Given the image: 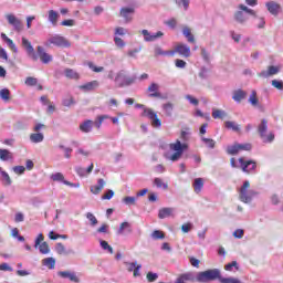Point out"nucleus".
I'll use <instances>...</instances> for the list:
<instances>
[{"mask_svg":"<svg viewBox=\"0 0 283 283\" xmlns=\"http://www.w3.org/2000/svg\"><path fill=\"white\" fill-rule=\"evenodd\" d=\"M239 165L235 164V158L230 159V165L233 169H240L243 174H253L258 169V163L253 159L245 160L244 157L238 159Z\"/></svg>","mask_w":283,"mask_h":283,"instance_id":"f257e3e1","label":"nucleus"},{"mask_svg":"<svg viewBox=\"0 0 283 283\" xmlns=\"http://www.w3.org/2000/svg\"><path fill=\"white\" fill-rule=\"evenodd\" d=\"M170 151H175L170 157H167L168 160L176 163L182 158V154L189 149V145L180 143V139H177L175 143L169 144Z\"/></svg>","mask_w":283,"mask_h":283,"instance_id":"f03ea898","label":"nucleus"},{"mask_svg":"<svg viewBox=\"0 0 283 283\" xmlns=\"http://www.w3.org/2000/svg\"><path fill=\"white\" fill-rule=\"evenodd\" d=\"M115 83L118 85V87H127L136 83V76H129L127 75V72L119 71L115 77Z\"/></svg>","mask_w":283,"mask_h":283,"instance_id":"7ed1b4c3","label":"nucleus"},{"mask_svg":"<svg viewBox=\"0 0 283 283\" xmlns=\"http://www.w3.org/2000/svg\"><path fill=\"white\" fill-rule=\"evenodd\" d=\"M269 129V120L262 119L260 125L258 126V132L263 143H273L275 140V134L269 133L266 135V130Z\"/></svg>","mask_w":283,"mask_h":283,"instance_id":"20e7f679","label":"nucleus"},{"mask_svg":"<svg viewBox=\"0 0 283 283\" xmlns=\"http://www.w3.org/2000/svg\"><path fill=\"white\" fill-rule=\"evenodd\" d=\"M44 45L46 48H50V45H55V48H70L72 44L67 39H65V36L55 34L49 38Z\"/></svg>","mask_w":283,"mask_h":283,"instance_id":"39448f33","label":"nucleus"},{"mask_svg":"<svg viewBox=\"0 0 283 283\" xmlns=\"http://www.w3.org/2000/svg\"><path fill=\"white\" fill-rule=\"evenodd\" d=\"M251 184L249 181H244L243 186L239 191V199L241 200V202H244L245 205H249V202L253 200L254 192L253 190H249Z\"/></svg>","mask_w":283,"mask_h":283,"instance_id":"423d86ee","label":"nucleus"},{"mask_svg":"<svg viewBox=\"0 0 283 283\" xmlns=\"http://www.w3.org/2000/svg\"><path fill=\"white\" fill-rule=\"evenodd\" d=\"M143 116L150 119V125L151 127H155V129H160V127H163V120L158 118V113H156V111L153 108H145Z\"/></svg>","mask_w":283,"mask_h":283,"instance_id":"0eeeda50","label":"nucleus"},{"mask_svg":"<svg viewBox=\"0 0 283 283\" xmlns=\"http://www.w3.org/2000/svg\"><path fill=\"white\" fill-rule=\"evenodd\" d=\"M238 8H239V10H241V11H237L234 13V19H235V21H238V23H244L247 21V15L244 14V12L247 14H251L252 17H258L253 9H250L249 7H247L244 4H239Z\"/></svg>","mask_w":283,"mask_h":283,"instance_id":"6e6552de","label":"nucleus"},{"mask_svg":"<svg viewBox=\"0 0 283 283\" xmlns=\"http://www.w3.org/2000/svg\"><path fill=\"white\" fill-rule=\"evenodd\" d=\"M41 129H45V125L44 124H36L33 128V132L36 133H32L30 135V140L31 143H43V140L45 139V136L43 135V133H39L41 132Z\"/></svg>","mask_w":283,"mask_h":283,"instance_id":"1a4fd4ad","label":"nucleus"},{"mask_svg":"<svg viewBox=\"0 0 283 283\" xmlns=\"http://www.w3.org/2000/svg\"><path fill=\"white\" fill-rule=\"evenodd\" d=\"M135 13H136L135 7H123L119 10V17H122L126 23H130V21L134 20V18L132 15Z\"/></svg>","mask_w":283,"mask_h":283,"instance_id":"9d476101","label":"nucleus"},{"mask_svg":"<svg viewBox=\"0 0 283 283\" xmlns=\"http://www.w3.org/2000/svg\"><path fill=\"white\" fill-rule=\"evenodd\" d=\"M174 55L180 54V56H185V59H189L191 56V48H189L187 44L179 43L175 46V50H172Z\"/></svg>","mask_w":283,"mask_h":283,"instance_id":"9b49d317","label":"nucleus"},{"mask_svg":"<svg viewBox=\"0 0 283 283\" xmlns=\"http://www.w3.org/2000/svg\"><path fill=\"white\" fill-rule=\"evenodd\" d=\"M128 273L133 272L134 277H140V269H143L142 264L137 262H124Z\"/></svg>","mask_w":283,"mask_h":283,"instance_id":"f8f14e48","label":"nucleus"},{"mask_svg":"<svg viewBox=\"0 0 283 283\" xmlns=\"http://www.w3.org/2000/svg\"><path fill=\"white\" fill-rule=\"evenodd\" d=\"M22 46L27 50L28 55L31 56L33 61H39V56L34 52V46H32L30 40L22 38Z\"/></svg>","mask_w":283,"mask_h":283,"instance_id":"ddd939ff","label":"nucleus"},{"mask_svg":"<svg viewBox=\"0 0 283 283\" xmlns=\"http://www.w3.org/2000/svg\"><path fill=\"white\" fill-rule=\"evenodd\" d=\"M159 90L160 86L157 83H151L147 88L149 98H163V94Z\"/></svg>","mask_w":283,"mask_h":283,"instance_id":"4468645a","label":"nucleus"},{"mask_svg":"<svg viewBox=\"0 0 283 283\" xmlns=\"http://www.w3.org/2000/svg\"><path fill=\"white\" fill-rule=\"evenodd\" d=\"M57 275L63 280H70V282H74V283L81 282V279H78V276L72 271H60L57 272Z\"/></svg>","mask_w":283,"mask_h":283,"instance_id":"2eb2a0df","label":"nucleus"},{"mask_svg":"<svg viewBox=\"0 0 283 283\" xmlns=\"http://www.w3.org/2000/svg\"><path fill=\"white\" fill-rule=\"evenodd\" d=\"M38 56L44 65H48V63H52V55H50L48 52H45V49L43 46H38Z\"/></svg>","mask_w":283,"mask_h":283,"instance_id":"dca6fc26","label":"nucleus"},{"mask_svg":"<svg viewBox=\"0 0 283 283\" xmlns=\"http://www.w3.org/2000/svg\"><path fill=\"white\" fill-rule=\"evenodd\" d=\"M7 20L10 23V25H13L17 32H21V30H23V23H21V20L14 17V14L7 15Z\"/></svg>","mask_w":283,"mask_h":283,"instance_id":"f3484780","label":"nucleus"},{"mask_svg":"<svg viewBox=\"0 0 283 283\" xmlns=\"http://www.w3.org/2000/svg\"><path fill=\"white\" fill-rule=\"evenodd\" d=\"M280 73V69L279 66H269L268 71H262L261 73H259V76L261 78H269V76H275V74Z\"/></svg>","mask_w":283,"mask_h":283,"instance_id":"a211bd4d","label":"nucleus"},{"mask_svg":"<svg viewBox=\"0 0 283 283\" xmlns=\"http://www.w3.org/2000/svg\"><path fill=\"white\" fill-rule=\"evenodd\" d=\"M142 34L145 36L144 39L147 42L156 41V39H160V36L165 35V33H163L161 31H158L157 33L151 35L146 29L142 30Z\"/></svg>","mask_w":283,"mask_h":283,"instance_id":"6ab92c4d","label":"nucleus"},{"mask_svg":"<svg viewBox=\"0 0 283 283\" xmlns=\"http://www.w3.org/2000/svg\"><path fill=\"white\" fill-rule=\"evenodd\" d=\"M101 85L98 81L94 80L92 82H87L86 84L80 85V90L83 92H94Z\"/></svg>","mask_w":283,"mask_h":283,"instance_id":"aec40b11","label":"nucleus"},{"mask_svg":"<svg viewBox=\"0 0 283 283\" xmlns=\"http://www.w3.org/2000/svg\"><path fill=\"white\" fill-rule=\"evenodd\" d=\"M51 179L53 180V182H63L67 187H74V184L65 180V176H63L62 172H56V174L51 175Z\"/></svg>","mask_w":283,"mask_h":283,"instance_id":"412c9836","label":"nucleus"},{"mask_svg":"<svg viewBox=\"0 0 283 283\" xmlns=\"http://www.w3.org/2000/svg\"><path fill=\"white\" fill-rule=\"evenodd\" d=\"M105 185L106 182L104 179H98L97 185L91 186V193H93L94 196H98V193H101V191L105 189Z\"/></svg>","mask_w":283,"mask_h":283,"instance_id":"4be33fe9","label":"nucleus"},{"mask_svg":"<svg viewBox=\"0 0 283 283\" xmlns=\"http://www.w3.org/2000/svg\"><path fill=\"white\" fill-rule=\"evenodd\" d=\"M92 127H94V122L92 119H86L80 124V129L83 134H90V132H92Z\"/></svg>","mask_w":283,"mask_h":283,"instance_id":"5701e85b","label":"nucleus"},{"mask_svg":"<svg viewBox=\"0 0 283 283\" xmlns=\"http://www.w3.org/2000/svg\"><path fill=\"white\" fill-rule=\"evenodd\" d=\"M174 216V208H161L158 212L159 220H165V218H170Z\"/></svg>","mask_w":283,"mask_h":283,"instance_id":"b1692460","label":"nucleus"},{"mask_svg":"<svg viewBox=\"0 0 283 283\" xmlns=\"http://www.w3.org/2000/svg\"><path fill=\"white\" fill-rule=\"evenodd\" d=\"M187 282H196V276L191 273L181 274L175 283H187Z\"/></svg>","mask_w":283,"mask_h":283,"instance_id":"393cba45","label":"nucleus"},{"mask_svg":"<svg viewBox=\"0 0 283 283\" xmlns=\"http://www.w3.org/2000/svg\"><path fill=\"white\" fill-rule=\"evenodd\" d=\"M232 98L235 101V103H242V101L247 98V92L243 90H237L233 92Z\"/></svg>","mask_w":283,"mask_h":283,"instance_id":"a878e982","label":"nucleus"},{"mask_svg":"<svg viewBox=\"0 0 283 283\" xmlns=\"http://www.w3.org/2000/svg\"><path fill=\"white\" fill-rule=\"evenodd\" d=\"M75 171L77 175L81 176V178H84V176H87V174H90L91 171H94V164H91L87 169L83 168V167H77L75 168Z\"/></svg>","mask_w":283,"mask_h":283,"instance_id":"bb28decb","label":"nucleus"},{"mask_svg":"<svg viewBox=\"0 0 283 283\" xmlns=\"http://www.w3.org/2000/svg\"><path fill=\"white\" fill-rule=\"evenodd\" d=\"M192 187L195 189V193H200V191H202V188L205 187V179L196 178L195 182L192 184Z\"/></svg>","mask_w":283,"mask_h":283,"instance_id":"cd10ccee","label":"nucleus"},{"mask_svg":"<svg viewBox=\"0 0 283 283\" xmlns=\"http://www.w3.org/2000/svg\"><path fill=\"white\" fill-rule=\"evenodd\" d=\"M59 12L54 10H49V21L53 27H56L59 24Z\"/></svg>","mask_w":283,"mask_h":283,"instance_id":"c85d7f7f","label":"nucleus"},{"mask_svg":"<svg viewBox=\"0 0 283 283\" xmlns=\"http://www.w3.org/2000/svg\"><path fill=\"white\" fill-rule=\"evenodd\" d=\"M155 56H174L175 51H164L160 46H155Z\"/></svg>","mask_w":283,"mask_h":283,"instance_id":"c756f323","label":"nucleus"},{"mask_svg":"<svg viewBox=\"0 0 283 283\" xmlns=\"http://www.w3.org/2000/svg\"><path fill=\"white\" fill-rule=\"evenodd\" d=\"M182 34L186 36L188 43H196V38L191 34V29L189 27H184Z\"/></svg>","mask_w":283,"mask_h":283,"instance_id":"7c9ffc66","label":"nucleus"},{"mask_svg":"<svg viewBox=\"0 0 283 283\" xmlns=\"http://www.w3.org/2000/svg\"><path fill=\"white\" fill-rule=\"evenodd\" d=\"M266 8H268L270 14L277 15V13L280 12V4H277L275 2H268Z\"/></svg>","mask_w":283,"mask_h":283,"instance_id":"2f4dec72","label":"nucleus"},{"mask_svg":"<svg viewBox=\"0 0 283 283\" xmlns=\"http://www.w3.org/2000/svg\"><path fill=\"white\" fill-rule=\"evenodd\" d=\"M14 158V155L8 149H0V160L2 161H8L12 160Z\"/></svg>","mask_w":283,"mask_h":283,"instance_id":"473e14b6","label":"nucleus"},{"mask_svg":"<svg viewBox=\"0 0 283 283\" xmlns=\"http://www.w3.org/2000/svg\"><path fill=\"white\" fill-rule=\"evenodd\" d=\"M226 151L228 156H238V154H240V150L238 148V143L233 144L232 146H228Z\"/></svg>","mask_w":283,"mask_h":283,"instance_id":"72a5a7b5","label":"nucleus"},{"mask_svg":"<svg viewBox=\"0 0 283 283\" xmlns=\"http://www.w3.org/2000/svg\"><path fill=\"white\" fill-rule=\"evenodd\" d=\"M65 77L66 78H74L75 81H78L80 75L78 73H76V71L72 70V69H66L64 71Z\"/></svg>","mask_w":283,"mask_h":283,"instance_id":"f704fd0d","label":"nucleus"},{"mask_svg":"<svg viewBox=\"0 0 283 283\" xmlns=\"http://www.w3.org/2000/svg\"><path fill=\"white\" fill-rule=\"evenodd\" d=\"M107 118H109V115H99L97 116V119L93 122V125L96 127V129H101L103 120H107Z\"/></svg>","mask_w":283,"mask_h":283,"instance_id":"c9c22d12","label":"nucleus"},{"mask_svg":"<svg viewBox=\"0 0 283 283\" xmlns=\"http://www.w3.org/2000/svg\"><path fill=\"white\" fill-rule=\"evenodd\" d=\"M42 264L52 270L54 266H56V260H54V258H46L42 261Z\"/></svg>","mask_w":283,"mask_h":283,"instance_id":"e433bc0d","label":"nucleus"},{"mask_svg":"<svg viewBox=\"0 0 283 283\" xmlns=\"http://www.w3.org/2000/svg\"><path fill=\"white\" fill-rule=\"evenodd\" d=\"M163 109L166 116H171V114H174V104L170 102L163 104Z\"/></svg>","mask_w":283,"mask_h":283,"instance_id":"4c0bfd02","label":"nucleus"},{"mask_svg":"<svg viewBox=\"0 0 283 283\" xmlns=\"http://www.w3.org/2000/svg\"><path fill=\"white\" fill-rule=\"evenodd\" d=\"M224 127L232 129V132H240V125L235 124V122L228 120L224 123Z\"/></svg>","mask_w":283,"mask_h":283,"instance_id":"58836bf2","label":"nucleus"},{"mask_svg":"<svg viewBox=\"0 0 283 283\" xmlns=\"http://www.w3.org/2000/svg\"><path fill=\"white\" fill-rule=\"evenodd\" d=\"M202 143L208 147V149H216V142L211 138L201 137Z\"/></svg>","mask_w":283,"mask_h":283,"instance_id":"ea45409f","label":"nucleus"},{"mask_svg":"<svg viewBox=\"0 0 283 283\" xmlns=\"http://www.w3.org/2000/svg\"><path fill=\"white\" fill-rule=\"evenodd\" d=\"M249 103L253 105V107H258L260 101L258 99V93L255 91H252L250 97H249Z\"/></svg>","mask_w":283,"mask_h":283,"instance_id":"a19ab883","label":"nucleus"},{"mask_svg":"<svg viewBox=\"0 0 283 283\" xmlns=\"http://www.w3.org/2000/svg\"><path fill=\"white\" fill-rule=\"evenodd\" d=\"M40 249V253H42V255H48V253H50V245L48 244V242H42L39 245Z\"/></svg>","mask_w":283,"mask_h":283,"instance_id":"79ce46f5","label":"nucleus"},{"mask_svg":"<svg viewBox=\"0 0 283 283\" xmlns=\"http://www.w3.org/2000/svg\"><path fill=\"white\" fill-rule=\"evenodd\" d=\"M125 229L128 231V233H132V224L127 221L120 223L118 233L123 234Z\"/></svg>","mask_w":283,"mask_h":283,"instance_id":"37998d69","label":"nucleus"},{"mask_svg":"<svg viewBox=\"0 0 283 283\" xmlns=\"http://www.w3.org/2000/svg\"><path fill=\"white\" fill-rule=\"evenodd\" d=\"M55 251L59 255H67V250L63 243H56Z\"/></svg>","mask_w":283,"mask_h":283,"instance_id":"c03bdc74","label":"nucleus"},{"mask_svg":"<svg viewBox=\"0 0 283 283\" xmlns=\"http://www.w3.org/2000/svg\"><path fill=\"white\" fill-rule=\"evenodd\" d=\"M151 238L153 240H165V232L160 230H155L151 233Z\"/></svg>","mask_w":283,"mask_h":283,"instance_id":"a18cd8bd","label":"nucleus"},{"mask_svg":"<svg viewBox=\"0 0 283 283\" xmlns=\"http://www.w3.org/2000/svg\"><path fill=\"white\" fill-rule=\"evenodd\" d=\"M1 176L3 178V182L7 187H10V185H12V179L10 178V175H8L7 171L2 170L1 171Z\"/></svg>","mask_w":283,"mask_h":283,"instance_id":"49530a36","label":"nucleus"},{"mask_svg":"<svg viewBox=\"0 0 283 283\" xmlns=\"http://www.w3.org/2000/svg\"><path fill=\"white\" fill-rule=\"evenodd\" d=\"M239 151H251L253 149V146L249 143L245 144H237Z\"/></svg>","mask_w":283,"mask_h":283,"instance_id":"de8ad7c7","label":"nucleus"},{"mask_svg":"<svg viewBox=\"0 0 283 283\" xmlns=\"http://www.w3.org/2000/svg\"><path fill=\"white\" fill-rule=\"evenodd\" d=\"M233 268L239 271L240 266L238 265V261H232L231 263H228L224 265V271H233Z\"/></svg>","mask_w":283,"mask_h":283,"instance_id":"09e8293b","label":"nucleus"},{"mask_svg":"<svg viewBox=\"0 0 283 283\" xmlns=\"http://www.w3.org/2000/svg\"><path fill=\"white\" fill-rule=\"evenodd\" d=\"M0 98H2V101H6V102L10 101V90L2 88L0 91Z\"/></svg>","mask_w":283,"mask_h":283,"instance_id":"8fccbe9b","label":"nucleus"},{"mask_svg":"<svg viewBox=\"0 0 283 283\" xmlns=\"http://www.w3.org/2000/svg\"><path fill=\"white\" fill-rule=\"evenodd\" d=\"M224 116H227V113H224V111H220V109H213L212 111V118H224Z\"/></svg>","mask_w":283,"mask_h":283,"instance_id":"3c124183","label":"nucleus"},{"mask_svg":"<svg viewBox=\"0 0 283 283\" xmlns=\"http://www.w3.org/2000/svg\"><path fill=\"white\" fill-rule=\"evenodd\" d=\"M86 218H87V220H90V222H91V224H92L93 227H96V224H98V219H96V217L94 216V213L88 212V213L86 214Z\"/></svg>","mask_w":283,"mask_h":283,"instance_id":"603ef678","label":"nucleus"},{"mask_svg":"<svg viewBox=\"0 0 283 283\" xmlns=\"http://www.w3.org/2000/svg\"><path fill=\"white\" fill-rule=\"evenodd\" d=\"M102 249H104V251H108L109 253H114V248H112V245H109V243H107V241H101L99 242Z\"/></svg>","mask_w":283,"mask_h":283,"instance_id":"864d4df0","label":"nucleus"},{"mask_svg":"<svg viewBox=\"0 0 283 283\" xmlns=\"http://www.w3.org/2000/svg\"><path fill=\"white\" fill-rule=\"evenodd\" d=\"M154 185L158 187V189H167V184L163 182V179L155 178Z\"/></svg>","mask_w":283,"mask_h":283,"instance_id":"5fc2aeb1","label":"nucleus"},{"mask_svg":"<svg viewBox=\"0 0 283 283\" xmlns=\"http://www.w3.org/2000/svg\"><path fill=\"white\" fill-rule=\"evenodd\" d=\"M74 97L69 96L66 98L63 99L62 104L64 105V107H72V105H74Z\"/></svg>","mask_w":283,"mask_h":283,"instance_id":"6e6d98bb","label":"nucleus"},{"mask_svg":"<svg viewBox=\"0 0 283 283\" xmlns=\"http://www.w3.org/2000/svg\"><path fill=\"white\" fill-rule=\"evenodd\" d=\"M39 81L36 77H27L25 85H29V87H34V85H38Z\"/></svg>","mask_w":283,"mask_h":283,"instance_id":"4d7b16f0","label":"nucleus"},{"mask_svg":"<svg viewBox=\"0 0 283 283\" xmlns=\"http://www.w3.org/2000/svg\"><path fill=\"white\" fill-rule=\"evenodd\" d=\"M88 67H90V70H92L93 72H96V73H98V72H104V71H105V67H103V66H96V65H94V63H92V62H88Z\"/></svg>","mask_w":283,"mask_h":283,"instance_id":"13d9d810","label":"nucleus"},{"mask_svg":"<svg viewBox=\"0 0 283 283\" xmlns=\"http://www.w3.org/2000/svg\"><path fill=\"white\" fill-rule=\"evenodd\" d=\"M191 229H193V224L191 222H187L181 226V231L184 233H189V231H191Z\"/></svg>","mask_w":283,"mask_h":283,"instance_id":"bf43d9fd","label":"nucleus"},{"mask_svg":"<svg viewBox=\"0 0 283 283\" xmlns=\"http://www.w3.org/2000/svg\"><path fill=\"white\" fill-rule=\"evenodd\" d=\"M146 279L148 282H156V280H158V274L154 272H148L146 274Z\"/></svg>","mask_w":283,"mask_h":283,"instance_id":"052dcab7","label":"nucleus"},{"mask_svg":"<svg viewBox=\"0 0 283 283\" xmlns=\"http://www.w3.org/2000/svg\"><path fill=\"white\" fill-rule=\"evenodd\" d=\"M165 25H168V28H176V25H178V20H176V18H171L165 21Z\"/></svg>","mask_w":283,"mask_h":283,"instance_id":"680f3d73","label":"nucleus"},{"mask_svg":"<svg viewBox=\"0 0 283 283\" xmlns=\"http://www.w3.org/2000/svg\"><path fill=\"white\" fill-rule=\"evenodd\" d=\"M8 46L10 48V50H12L15 54L17 52H19V50L17 49V45L14 44V41H12V39H7Z\"/></svg>","mask_w":283,"mask_h":283,"instance_id":"e2e57ef3","label":"nucleus"},{"mask_svg":"<svg viewBox=\"0 0 283 283\" xmlns=\"http://www.w3.org/2000/svg\"><path fill=\"white\" fill-rule=\"evenodd\" d=\"M175 65H176V67L185 70V67H187V62H185L184 60L177 59L175 61Z\"/></svg>","mask_w":283,"mask_h":283,"instance_id":"0e129e2a","label":"nucleus"},{"mask_svg":"<svg viewBox=\"0 0 283 283\" xmlns=\"http://www.w3.org/2000/svg\"><path fill=\"white\" fill-rule=\"evenodd\" d=\"M123 202L125 205H136V197H125Z\"/></svg>","mask_w":283,"mask_h":283,"instance_id":"69168bd1","label":"nucleus"},{"mask_svg":"<svg viewBox=\"0 0 283 283\" xmlns=\"http://www.w3.org/2000/svg\"><path fill=\"white\" fill-rule=\"evenodd\" d=\"M61 25H64L66 28H72L75 25V21L72 20V19H69V20H64L61 22Z\"/></svg>","mask_w":283,"mask_h":283,"instance_id":"338daca9","label":"nucleus"},{"mask_svg":"<svg viewBox=\"0 0 283 283\" xmlns=\"http://www.w3.org/2000/svg\"><path fill=\"white\" fill-rule=\"evenodd\" d=\"M272 86L275 87L276 90H283V82L277 81V80H273L272 81Z\"/></svg>","mask_w":283,"mask_h":283,"instance_id":"774afa93","label":"nucleus"}]
</instances>
